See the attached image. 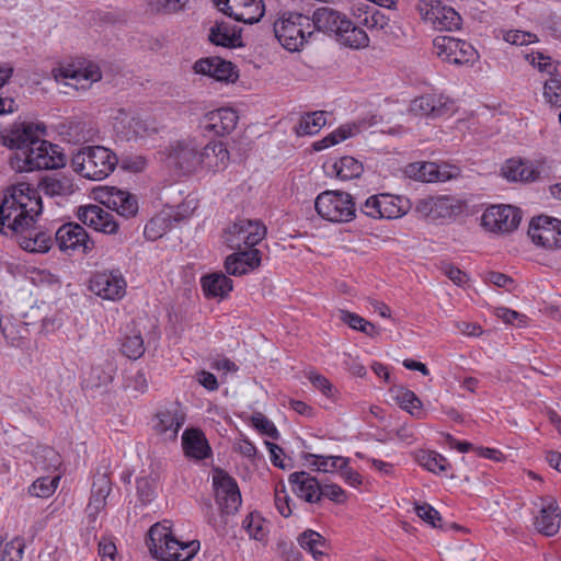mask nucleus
<instances>
[{
  "instance_id": "5701e85b",
  "label": "nucleus",
  "mask_w": 561,
  "mask_h": 561,
  "mask_svg": "<svg viewBox=\"0 0 561 561\" xmlns=\"http://www.w3.org/2000/svg\"><path fill=\"white\" fill-rule=\"evenodd\" d=\"M100 202L125 218L134 217L138 211L136 196L117 187L112 186L101 191Z\"/></svg>"
},
{
  "instance_id": "c756f323",
  "label": "nucleus",
  "mask_w": 561,
  "mask_h": 561,
  "mask_svg": "<svg viewBox=\"0 0 561 561\" xmlns=\"http://www.w3.org/2000/svg\"><path fill=\"white\" fill-rule=\"evenodd\" d=\"M502 175L513 182L529 183L540 178L539 169L529 160L512 158L501 169Z\"/></svg>"
},
{
  "instance_id": "a18cd8bd",
  "label": "nucleus",
  "mask_w": 561,
  "mask_h": 561,
  "mask_svg": "<svg viewBox=\"0 0 561 561\" xmlns=\"http://www.w3.org/2000/svg\"><path fill=\"white\" fill-rule=\"evenodd\" d=\"M114 369L111 365L106 368L102 366H93L85 375L82 385L85 389H96L107 386L113 380Z\"/></svg>"
},
{
  "instance_id": "5fc2aeb1",
  "label": "nucleus",
  "mask_w": 561,
  "mask_h": 561,
  "mask_svg": "<svg viewBox=\"0 0 561 561\" xmlns=\"http://www.w3.org/2000/svg\"><path fill=\"white\" fill-rule=\"evenodd\" d=\"M417 460L422 467L434 473L446 471L449 466L448 460L434 451H424L419 455Z\"/></svg>"
},
{
  "instance_id": "9d476101",
  "label": "nucleus",
  "mask_w": 561,
  "mask_h": 561,
  "mask_svg": "<svg viewBox=\"0 0 561 561\" xmlns=\"http://www.w3.org/2000/svg\"><path fill=\"white\" fill-rule=\"evenodd\" d=\"M481 220L491 232L508 233L519 226L522 213L511 205H492L484 210Z\"/></svg>"
},
{
  "instance_id": "f8f14e48",
  "label": "nucleus",
  "mask_w": 561,
  "mask_h": 561,
  "mask_svg": "<svg viewBox=\"0 0 561 561\" xmlns=\"http://www.w3.org/2000/svg\"><path fill=\"white\" fill-rule=\"evenodd\" d=\"M185 419L181 404L173 402L157 410L152 417V430L164 439L175 440Z\"/></svg>"
},
{
  "instance_id": "de8ad7c7",
  "label": "nucleus",
  "mask_w": 561,
  "mask_h": 561,
  "mask_svg": "<svg viewBox=\"0 0 561 561\" xmlns=\"http://www.w3.org/2000/svg\"><path fill=\"white\" fill-rule=\"evenodd\" d=\"M357 20L359 25L370 31H381L389 23V19L375 7H367L362 14L357 15Z\"/></svg>"
},
{
  "instance_id": "b1692460",
  "label": "nucleus",
  "mask_w": 561,
  "mask_h": 561,
  "mask_svg": "<svg viewBox=\"0 0 561 561\" xmlns=\"http://www.w3.org/2000/svg\"><path fill=\"white\" fill-rule=\"evenodd\" d=\"M378 119L376 116H370L369 119L362 118L357 122L346 123L339 126L332 133L327 135L320 140H317L312 144V149L314 151H321L332 146H335L357 134H359L363 129L367 127L374 126L377 124Z\"/></svg>"
},
{
  "instance_id": "4d7b16f0",
  "label": "nucleus",
  "mask_w": 561,
  "mask_h": 561,
  "mask_svg": "<svg viewBox=\"0 0 561 561\" xmlns=\"http://www.w3.org/2000/svg\"><path fill=\"white\" fill-rule=\"evenodd\" d=\"M137 496L142 505L149 504L156 496V486L149 477L138 478L136 481Z\"/></svg>"
},
{
  "instance_id": "a878e982",
  "label": "nucleus",
  "mask_w": 561,
  "mask_h": 561,
  "mask_svg": "<svg viewBox=\"0 0 561 561\" xmlns=\"http://www.w3.org/2000/svg\"><path fill=\"white\" fill-rule=\"evenodd\" d=\"M225 261V270L229 275L242 276L256 270L262 262V253L257 249L234 250Z\"/></svg>"
},
{
  "instance_id": "79ce46f5",
  "label": "nucleus",
  "mask_w": 561,
  "mask_h": 561,
  "mask_svg": "<svg viewBox=\"0 0 561 561\" xmlns=\"http://www.w3.org/2000/svg\"><path fill=\"white\" fill-rule=\"evenodd\" d=\"M38 187L50 197L68 196L73 193V185L67 178L46 176L41 181Z\"/></svg>"
},
{
  "instance_id": "f704fd0d",
  "label": "nucleus",
  "mask_w": 561,
  "mask_h": 561,
  "mask_svg": "<svg viewBox=\"0 0 561 561\" xmlns=\"http://www.w3.org/2000/svg\"><path fill=\"white\" fill-rule=\"evenodd\" d=\"M201 286L206 298H225L232 290V280L221 272H214L201 278Z\"/></svg>"
},
{
  "instance_id": "1a4fd4ad",
  "label": "nucleus",
  "mask_w": 561,
  "mask_h": 561,
  "mask_svg": "<svg viewBox=\"0 0 561 561\" xmlns=\"http://www.w3.org/2000/svg\"><path fill=\"white\" fill-rule=\"evenodd\" d=\"M433 47L436 55L449 64H472L478 58V53L470 43L451 36H437L433 41Z\"/></svg>"
},
{
  "instance_id": "37998d69",
  "label": "nucleus",
  "mask_w": 561,
  "mask_h": 561,
  "mask_svg": "<svg viewBox=\"0 0 561 561\" xmlns=\"http://www.w3.org/2000/svg\"><path fill=\"white\" fill-rule=\"evenodd\" d=\"M172 228V215L161 213L152 217L145 226L144 234L149 240H157Z\"/></svg>"
},
{
  "instance_id": "bf43d9fd",
  "label": "nucleus",
  "mask_w": 561,
  "mask_h": 561,
  "mask_svg": "<svg viewBox=\"0 0 561 561\" xmlns=\"http://www.w3.org/2000/svg\"><path fill=\"white\" fill-rule=\"evenodd\" d=\"M495 316L501 319L504 323L513 324L517 327H524L527 323V316L506 307H499L495 309Z\"/></svg>"
},
{
  "instance_id": "3c124183",
  "label": "nucleus",
  "mask_w": 561,
  "mask_h": 561,
  "mask_svg": "<svg viewBox=\"0 0 561 561\" xmlns=\"http://www.w3.org/2000/svg\"><path fill=\"white\" fill-rule=\"evenodd\" d=\"M400 407L412 415L420 416L422 414V401L419 397L407 388H399L396 396Z\"/></svg>"
},
{
  "instance_id": "680f3d73",
  "label": "nucleus",
  "mask_w": 561,
  "mask_h": 561,
  "mask_svg": "<svg viewBox=\"0 0 561 561\" xmlns=\"http://www.w3.org/2000/svg\"><path fill=\"white\" fill-rule=\"evenodd\" d=\"M36 465L45 470H56L60 465V457L54 448L46 447L39 457H36Z\"/></svg>"
},
{
  "instance_id": "ddd939ff",
  "label": "nucleus",
  "mask_w": 561,
  "mask_h": 561,
  "mask_svg": "<svg viewBox=\"0 0 561 561\" xmlns=\"http://www.w3.org/2000/svg\"><path fill=\"white\" fill-rule=\"evenodd\" d=\"M5 236L14 239L23 250L32 253H46L54 243L51 233L36 226V221L27 222L18 231H11Z\"/></svg>"
},
{
  "instance_id": "338daca9",
  "label": "nucleus",
  "mask_w": 561,
  "mask_h": 561,
  "mask_svg": "<svg viewBox=\"0 0 561 561\" xmlns=\"http://www.w3.org/2000/svg\"><path fill=\"white\" fill-rule=\"evenodd\" d=\"M305 375L314 388L319 389L325 397H332V385L324 376L313 370H306Z\"/></svg>"
},
{
  "instance_id": "20e7f679",
  "label": "nucleus",
  "mask_w": 561,
  "mask_h": 561,
  "mask_svg": "<svg viewBox=\"0 0 561 561\" xmlns=\"http://www.w3.org/2000/svg\"><path fill=\"white\" fill-rule=\"evenodd\" d=\"M72 168L81 176L101 181L107 178L117 165L116 154L103 146L81 148L72 158Z\"/></svg>"
},
{
  "instance_id": "ea45409f",
  "label": "nucleus",
  "mask_w": 561,
  "mask_h": 561,
  "mask_svg": "<svg viewBox=\"0 0 561 561\" xmlns=\"http://www.w3.org/2000/svg\"><path fill=\"white\" fill-rule=\"evenodd\" d=\"M336 319L350 329L362 332L368 336L377 334L376 325L355 312L340 309L336 312Z\"/></svg>"
},
{
  "instance_id": "0e129e2a",
  "label": "nucleus",
  "mask_w": 561,
  "mask_h": 561,
  "mask_svg": "<svg viewBox=\"0 0 561 561\" xmlns=\"http://www.w3.org/2000/svg\"><path fill=\"white\" fill-rule=\"evenodd\" d=\"M359 211L373 219H382V211L380 210L379 194L371 195L359 205Z\"/></svg>"
},
{
  "instance_id": "cd10ccee",
  "label": "nucleus",
  "mask_w": 561,
  "mask_h": 561,
  "mask_svg": "<svg viewBox=\"0 0 561 561\" xmlns=\"http://www.w3.org/2000/svg\"><path fill=\"white\" fill-rule=\"evenodd\" d=\"M193 69L196 73L208 76L217 81H234L238 78L236 67L219 57H207L197 60Z\"/></svg>"
},
{
  "instance_id": "7c9ffc66",
  "label": "nucleus",
  "mask_w": 561,
  "mask_h": 561,
  "mask_svg": "<svg viewBox=\"0 0 561 561\" xmlns=\"http://www.w3.org/2000/svg\"><path fill=\"white\" fill-rule=\"evenodd\" d=\"M112 491V482L106 473L94 476L91 496L87 506L88 517L95 520L98 515L105 508L106 499Z\"/></svg>"
},
{
  "instance_id": "58836bf2",
  "label": "nucleus",
  "mask_w": 561,
  "mask_h": 561,
  "mask_svg": "<svg viewBox=\"0 0 561 561\" xmlns=\"http://www.w3.org/2000/svg\"><path fill=\"white\" fill-rule=\"evenodd\" d=\"M327 124V112L314 111L304 114L295 130L298 136H313Z\"/></svg>"
},
{
  "instance_id": "aec40b11",
  "label": "nucleus",
  "mask_w": 561,
  "mask_h": 561,
  "mask_svg": "<svg viewBox=\"0 0 561 561\" xmlns=\"http://www.w3.org/2000/svg\"><path fill=\"white\" fill-rule=\"evenodd\" d=\"M409 111L415 116L436 118L453 111V101L442 93H426L413 99Z\"/></svg>"
},
{
  "instance_id": "6ab92c4d",
  "label": "nucleus",
  "mask_w": 561,
  "mask_h": 561,
  "mask_svg": "<svg viewBox=\"0 0 561 561\" xmlns=\"http://www.w3.org/2000/svg\"><path fill=\"white\" fill-rule=\"evenodd\" d=\"M216 501L222 514L232 515L241 505V493L236 480L225 471L214 476Z\"/></svg>"
},
{
  "instance_id": "39448f33",
  "label": "nucleus",
  "mask_w": 561,
  "mask_h": 561,
  "mask_svg": "<svg viewBox=\"0 0 561 561\" xmlns=\"http://www.w3.org/2000/svg\"><path fill=\"white\" fill-rule=\"evenodd\" d=\"M314 209L323 220L344 224L356 218L357 206L350 193L328 190L318 194Z\"/></svg>"
},
{
  "instance_id": "4c0bfd02",
  "label": "nucleus",
  "mask_w": 561,
  "mask_h": 561,
  "mask_svg": "<svg viewBox=\"0 0 561 561\" xmlns=\"http://www.w3.org/2000/svg\"><path fill=\"white\" fill-rule=\"evenodd\" d=\"M380 210L382 211V219H394L403 216L410 205L409 199L403 196L392 194H379Z\"/></svg>"
},
{
  "instance_id": "603ef678",
  "label": "nucleus",
  "mask_w": 561,
  "mask_h": 561,
  "mask_svg": "<svg viewBox=\"0 0 561 561\" xmlns=\"http://www.w3.org/2000/svg\"><path fill=\"white\" fill-rule=\"evenodd\" d=\"M243 527L249 536L255 540H264L267 535V526L259 513H250L243 520Z\"/></svg>"
},
{
  "instance_id": "c9c22d12",
  "label": "nucleus",
  "mask_w": 561,
  "mask_h": 561,
  "mask_svg": "<svg viewBox=\"0 0 561 561\" xmlns=\"http://www.w3.org/2000/svg\"><path fill=\"white\" fill-rule=\"evenodd\" d=\"M209 41L222 47H239L242 45L241 31L226 22L216 23L209 31Z\"/></svg>"
},
{
  "instance_id": "4468645a",
  "label": "nucleus",
  "mask_w": 561,
  "mask_h": 561,
  "mask_svg": "<svg viewBox=\"0 0 561 561\" xmlns=\"http://www.w3.org/2000/svg\"><path fill=\"white\" fill-rule=\"evenodd\" d=\"M53 75L56 80L58 79H71L77 83L81 81L88 82L87 87L93 82H98L102 78L100 67L90 60L84 58H76L71 61H65L53 69ZM85 88V84L81 85Z\"/></svg>"
},
{
  "instance_id": "423d86ee",
  "label": "nucleus",
  "mask_w": 561,
  "mask_h": 561,
  "mask_svg": "<svg viewBox=\"0 0 561 561\" xmlns=\"http://www.w3.org/2000/svg\"><path fill=\"white\" fill-rule=\"evenodd\" d=\"M274 33L285 49L299 51L312 35L310 18L301 13H290L274 23Z\"/></svg>"
},
{
  "instance_id": "72a5a7b5",
  "label": "nucleus",
  "mask_w": 561,
  "mask_h": 561,
  "mask_svg": "<svg viewBox=\"0 0 561 561\" xmlns=\"http://www.w3.org/2000/svg\"><path fill=\"white\" fill-rule=\"evenodd\" d=\"M182 447L185 455L197 460L210 455V447L204 433L198 428H186L182 435Z\"/></svg>"
},
{
  "instance_id": "7ed1b4c3",
  "label": "nucleus",
  "mask_w": 561,
  "mask_h": 561,
  "mask_svg": "<svg viewBox=\"0 0 561 561\" xmlns=\"http://www.w3.org/2000/svg\"><path fill=\"white\" fill-rule=\"evenodd\" d=\"M42 210V196L36 187L24 182L9 186L0 203V233L4 236L37 221Z\"/></svg>"
},
{
  "instance_id": "dca6fc26",
  "label": "nucleus",
  "mask_w": 561,
  "mask_h": 561,
  "mask_svg": "<svg viewBox=\"0 0 561 561\" xmlns=\"http://www.w3.org/2000/svg\"><path fill=\"white\" fill-rule=\"evenodd\" d=\"M55 242L62 252L88 253L94 248V242L85 229L76 222H68L59 227L55 233Z\"/></svg>"
},
{
  "instance_id": "f03ea898",
  "label": "nucleus",
  "mask_w": 561,
  "mask_h": 561,
  "mask_svg": "<svg viewBox=\"0 0 561 561\" xmlns=\"http://www.w3.org/2000/svg\"><path fill=\"white\" fill-rule=\"evenodd\" d=\"M10 146L15 149L10 165L16 172L58 169L65 165V156L59 146L34 138L28 129L14 133Z\"/></svg>"
},
{
  "instance_id": "9b49d317",
  "label": "nucleus",
  "mask_w": 561,
  "mask_h": 561,
  "mask_svg": "<svg viewBox=\"0 0 561 561\" xmlns=\"http://www.w3.org/2000/svg\"><path fill=\"white\" fill-rule=\"evenodd\" d=\"M404 174L412 180L421 182H446L458 178L460 169L447 163L438 164L430 161H416L405 165Z\"/></svg>"
},
{
  "instance_id": "864d4df0",
  "label": "nucleus",
  "mask_w": 561,
  "mask_h": 561,
  "mask_svg": "<svg viewBox=\"0 0 561 561\" xmlns=\"http://www.w3.org/2000/svg\"><path fill=\"white\" fill-rule=\"evenodd\" d=\"M171 536V523L169 520L152 525L148 531L147 546L149 550L151 551V548H158L159 545H163Z\"/></svg>"
},
{
  "instance_id": "6e6552de",
  "label": "nucleus",
  "mask_w": 561,
  "mask_h": 561,
  "mask_svg": "<svg viewBox=\"0 0 561 561\" xmlns=\"http://www.w3.org/2000/svg\"><path fill=\"white\" fill-rule=\"evenodd\" d=\"M416 10L422 20L437 31H454L461 25L460 14L439 0H419Z\"/></svg>"
},
{
  "instance_id": "c85d7f7f",
  "label": "nucleus",
  "mask_w": 561,
  "mask_h": 561,
  "mask_svg": "<svg viewBox=\"0 0 561 561\" xmlns=\"http://www.w3.org/2000/svg\"><path fill=\"white\" fill-rule=\"evenodd\" d=\"M542 506L536 517L535 527L545 536H553L559 531L561 515L556 499L551 496L541 497Z\"/></svg>"
},
{
  "instance_id": "393cba45",
  "label": "nucleus",
  "mask_w": 561,
  "mask_h": 561,
  "mask_svg": "<svg viewBox=\"0 0 561 561\" xmlns=\"http://www.w3.org/2000/svg\"><path fill=\"white\" fill-rule=\"evenodd\" d=\"M238 119L239 117L234 110L221 107L205 114L201 126L205 131L217 136H225L236 128Z\"/></svg>"
},
{
  "instance_id": "e433bc0d",
  "label": "nucleus",
  "mask_w": 561,
  "mask_h": 561,
  "mask_svg": "<svg viewBox=\"0 0 561 561\" xmlns=\"http://www.w3.org/2000/svg\"><path fill=\"white\" fill-rule=\"evenodd\" d=\"M302 458L312 470L321 472H333L348 465V458L342 456H321L307 453L304 454Z\"/></svg>"
},
{
  "instance_id": "a19ab883",
  "label": "nucleus",
  "mask_w": 561,
  "mask_h": 561,
  "mask_svg": "<svg viewBox=\"0 0 561 561\" xmlns=\"http://www.w3.org/2000/svg\"><path fill=\"white\" fill-rule=\"evenodd\" d=\"M339 41L351 48H365L369 45V37L367 33L360 27L353 24L350 20L348 27H342L339 35Z\"/></svg>"
},
{
  "instance_id": "e2e57ef3",
  "label": "nucleus",
  "mask_w": 561,
  "mask_h": 561,
  "mask_svg": "<svg viewBox=\"0 0 561 561\" xmlns=\"http://www.w3.org/2000/svg\"><path fill=\"white\" fill-rule=\"evenodd\" d=\"M252 423L262 434L267 435L273 439H278L279 433L276 426L262 413H255L252 416Z\"/></svg>"
},
{
  "instance_id": "09e8293b",
  "label": "nucleus",
  "mask_w": 561,
  "mask_h": 561,
  "mask_svg": "<svg viewBox=\"0 0 561 561\" xmlns=\"http://www.w3.org/2000/svg\"><path fill=\"white\" fill-rule=\"evenodd\" d=\"M60 476L54 477H41L36 479L28 488V492L32 496L46 499L54 494L57 489Z\"/></svg>"
},
{
  "instance_id": "f257e3e1",
  "label": "nucleus",
  "mask_w": 561,
  "mask_h": 561,
  "mask_svg": "<svg viewBox=\"0 0 561 561\" xmlns=\"http://www.w3.org/2000/svg\"><path fill=\"white\" fill-rule=\"evenodd\" d=\"M171 162L182 174H215L224 171L230 161V153L222 141L207 144L196 139L176 142L170 154Z\"/></svg>"
},
{
  "instance_id": "473e14b6",
  "label": "nucleus",
  "mask_w": 561,
  "mask_h": 561,
  "mask_svg": "<svg viewBox=\"0 0 561 561\" xmlns=\"http://www.w3.org/2000/svg\"><path fill=\"white\" fill-rule=\"evenodd\" d=\"M114 126L126 136L142 137L148 131L147 123L134 112L126 108H117L113 115Z\"/></svg>"
},
{
  "instance_id": "4be33fe9",
  "label": "nucleus",
  "mask_w": 561,
  "mask_h": 561,
  "mask_svg": "<svg viewBox=\"0 0 561 561\" xmlns=\"http://www.w3.org/2000/svg\"><path fill=\"white\" fill-rule=\"evenodd\" d=\"M77 216L83 225L95 231L114 234L118 230V224L113 215L98 205L79 207Z\"/></svg>"
},
{
  "instance_id": "052dcab7",
  "label": "nucleus",
  "mask_w": 561,
  "mask_h": 561,
  "mask_svg": "<svg viewBox=\"0 0 561 561\" xmlns=\"http://www.w3.org/2000/svg\"><path fill=\"white\" fill-rule=\"evenodd\" d=\"M24 552V543L19 539L11 540L5 543L0 553V561H22Z\"/></svg>"
},
{
  "instance_id": "bb28decb",
  "label": "nucleus",
  "mask_w": 561,
  "mask_h": 561,
  "mask_svg": "<svg viewBox=\"0 0 561 561\" xmlns=\"http://www.w3.org/2000/svg\"><path fill=\"white\" fill-rule=\"evenodd\" d=\"M310 21L312 32L317 30L336 36L342 27L350 26V20L344 14L328 7L316 9Z\"/></svg>"
},
{
  "instance_id": "2eb2a0df",
  "label": "nucleus",
  "mask_w": 561,
  "mask_h": 561,
  "mask_svg": "<svg viewBox=\"0 0 561 561\" xmlns=\"http://www.w3.org/2000/svg\"><path fill=\"white\" fill-rule=\"evenodd\" d=\"M528 234L533 242L545 249H561V220L539 216L530 221Z\"/></svg>"
},
{
  "instance_id": "49530a36",
  "label": "nucleus",
  "mask_w": 561,
  "mask_h": 561,
  "mask_svg": "<svg viewBox=\"0 0 561 561\" xmlns=\"http://www.w3.org/2000/svg\"><path fill=\"white\" fill-rule=\"evenodd\" d=\"M333 169L341 180L358 178L363 172V164L353 157L345 156L334 162Z\"/></svg>"
},
{
  "instance_id": "6e6d98bb",
  "label": "nucleus",
  "mask_w": 561,
  "mask_h": 561,
  "mask_svg": "<svg viewBox=\"0 0 561 561\" xmlns=\"http://www.w3.org/2000/svg\"><path fill=\"white\" fill-rule=\"evenodd\" d=\"M543 96L549 104L561 107V77L556 76L545 82Z\"/></svg>"
},
{
  "instance_id": "412c9836",
  "label": "nucleus",
  "mask_w": 561,
  "mask_h": 561,
  "mask_svg": "<svg viewBox=\"0 0 561 561\" xmlns=\"http://www.w3.org/2000/svg\"><path fill=\"white\" fill-rule=\"evenodd\" d=\"M461 209L460 203L446 195L428 196L420 199L416 204V210L422 216L431 219H446L458 214Z\"/></svg>"
},
{
  "instance_id": "13d9d810",
  "label": "nucleus",
  "mask_w": 561,
  "mask_h": 561,
  "mask_svg": "<svg viewBox=\"0 0 561 561\" xmlns=\"http://www.w3.org/2000/svg\"><path fill=\"white\" fill-rule=\"evenodd\" d=\"M415 514L425 523L435 528H442V525L438 522L442 520L440 514L437 510H435L428 503H415L414 506Z\"/></svg>"
},
{
  "instance_id": "8fccbe9b",
  "label": "nucleus",
  "mask_w": 561,
  "mask_h": 561,
  "mask_svg": "<svg viewBox=\"0 0 561 561\" xmlns=\"http://www.w3.org/2000/svg\"><path fill=\"white\" fill-rule=\"evenodd\" d=\"M180 549L181 541L172 535L163 545H159L158 548H151V554L153 558L162 561H178Z\"/></svg>"
},
{
  "instance_id": "f3484780",
  "label": "nucleus",
  "mask_w": 561,
  "mask_h": 561,
  "mask_svg": "<svg viewBox=\"0 0 561 561\" xmlns=\"http://www.w3.org/2000/svg\"><path fill=\"white\" fill-rule=\"evenodd\" d=\"M220 11L238 22L254 24L265 12L263 0H214Z\"/></svg>"
},
{
  "instance_id": "69168bd1",
  "label": "nucleus",
  "mask_w": 561,
  "mask_h": 561,
  "mask_svg": "<svg viewBox=\"0 0 561 561\" xmlns=\"http://www.w3.org/2000/svg\"><path fill=\"white\" fill-rule=\"evenodd\" d=\"M504 39L513 45H528L537 41V36L529 32L511 30L504 35Z\"/></svg>"
},
{
  "instance_id": "774afa93",
  "label": "nucleus",
  "mask_w": 561,
  "mask_h": 561,
  "mask_svg": "<svg viewBox=\"0 0 561 561\" xmlns=\"http://www.w3.org/2000/svg\"><path fill=\"white\" fill-rule=\"evenodd\" d=\"M485 283L493 284L499 288H504L506 290H512L514 280L506 274L500 272H488L483 277Z\"/></svg>"
},
{
  "instance_id": "0eeeda50",
  "label": "nucleus",
  "mask_w": 561,
  "mask_h": 561,
  "mask_svg": "<svg viewBox=\"0 0 561 561\" xmlns=\"http://www.w3.org/2000/svg\"><path fill=\"white\" fill-rule=\"evenodd\" d=\"M265 225L257 219H239L227 227L224 240L231 250L255 249L266 236Z\"/></svg>"
},
{
  "instance_id": "2f4dec72",
  "label": "nucleus",
  "mask_w": 561,
  "mask_h": 561,
  "mask_svg": "<svg viewBox=\"0 0 561 561\" xmlns=\"http://www.w3.org/2000/svg\"><path fill=\"white\" fill-rule=\"evenodd\" d=\"M289 482L294 492L300 499L309 503L321 501V484L317 478L310 476L306 471L294 472L289 476Z\"/></svg>"
},
{
  "instance_id": "c03bdc74",
  "label": "nucleus",
  "mask_w": 561,
  "mask_h": 561,
  "mask_svg": "<svg viewBox=\"0 0 561 561\" xmlns=\"http://www.w3.org/2000/svg\"><path fill=\"white\" fill-rule=\"evenodd\" d=\"M298 542L302 549L309 551L316 560L323 557V548L327 547V540L319 533L308 529L298 537Z\"/></svg>"
},
{
  "instance_id": "a211bd4d",
  "label": "nucleus",
  "mask_w": 561,
  "mask_h": 561,
  "mask_svg": "<svg viewBox=\"0 0 561 561\" xmlns=\"http://www.w3.org/2000/svg\"><path fill=\"white\" fill-rule=\"evenodd\" d=\"M126 280L118 270L98 272L90 279V290L107 300L122 299L126 294Z\"/></svg>"
}]
</instances>
